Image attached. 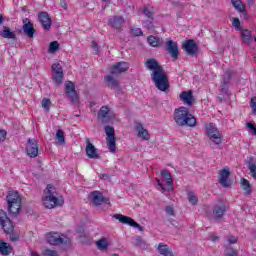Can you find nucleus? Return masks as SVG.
Here are the masks:
<instances>
[{
	"mask_svg": "<svg viewBox=\"0 0 256 256\" xmlns=\"http://www.w3.org/2000/svg\"><path fill=\"white\" fill-rule=\"evenodd\" d=\"M251 108L253 115H256V97L251 99Z\"/></svg>",
	"mask_w": 256,
	"mask_h": 256,
	"instance_id": "49530a36",
	"label": "nucleus"
},
{
	"mask_svg": "<svg viewBox=\"0 0 256 256\" xmlns=\"http://www.w3.org/2000/svg\"><path fill=\"white\" fill-rule=\"evenodd\" d=\"M41 201L45 209H55V207H63L65 204L63 196L59 195L57 189L51 184H48L43 190Z\"/></svg>",
	"mask_w": 256,
	"mask_h": 256,
	"instance_id": "f03ea898",
	"label": "nucleus"
},
{
	"mask_svg": "<svg viewBox=\"0 0 256 256\" xmlns=\"http://www.w3.org/2000/svg\"><path fill=\"white\" fill-rule=\"evenodd\" d=\"M225 255L226 256H237V252H235V250L231 249V248H228L226 249L225 251Z\"/></svg>",
	"mask_w": 256,
	"mask_h": 256,
	"instance_id": "8fccbe9b",
	"label": "nucleus"
},
{
	"mask_svg": "<svg viewBox=\"0 0 256 256\" xmlns=\"http://www.w3.org/2000/svg\"><path fill=\"white\" fill-rule=\"evenodd\" d=\"M38 21L45 31L51 29L52 20L51 16L47 12H40L38 15Z\"/></svg>",
	"mask_w": 256,
	"mask_h": 256,
	"instance_id": "2eb2a0df",
	"label": "nucleus"
},
{
	"mask_svg": "<svg viewBox=\"0 0 256 256\" xmlns=\"http://www.w3.org/2000/svg\"><path fill=\"white\" fill-rule=\"evenodd\" d=\"M89 199L93 205H101L102 203H109V199L105 198L101 192L94 191L90 193Z\"/></svg>",
	"mask_w": 256,
	"mask_h": 256,
	"instance_id": "dca6fc26",
	"label": "nucleus"
},
{
	"mask_svg": "<svg viewBox=\"0 0 256 256\" xmlns=\"http://www.w3.org/2000/svg\"><path fill=\"white\" fill-rule=\"evenodd\" d=\"M56 139L60 145H63V143H65V132H63V130H57Z\"/></svg>",
	"mask_w": 256,
	"mask_h": 256,
	"instance_id": "4c0bfd02",
	"label": "nucleus"
},
{
	"mask_svg": "<svg viewBox=\"0 0 256 256\" xmlns=\"http://www.w3.org/2000/svg\"><path fill=\"white\" fill-rule=\"evenodd\" d=\"M95 245L99 251H107V249H109V240L105 237H102L96 241Z\"/></svg>",
	"mask_w": 256,
	"mask_h": 256,
	"instance_id": "bb28decb",
	"label": "nucleus"
},
{
	"mask_svg": "<svg viewBox=\"0 0 256 256\" xmlns=\"http://www.w3.org/2000/svg\"><path fill=\"white\" fill-rule=\"evenodd\" d=\"M61 7H63V9H67V2L65 0H61Z\"/></svg>",
	"mask_w": 256,
	"mask_h": 256,
	"instance_id": "4d7b16f0",
	"label": "nucleus"
},
{
	"mask_svg": "<svg viewBox=\"0 0 256 256\" xmlns=\"http://www.w3.org/2000/svg\"><path fill=\"white\" fill-rule=\"evenodd\" d=\"M241 37H242L244 43H251V39H252L251 31L243 30L241 33Z\"/></svg>",
	"mask_w": 256,
	"mask_h": 256,
	"instance_id": "e433bc0d",
	"label": "nucleus"
},
{
	"mask_svg": "<svg viewBox=\"0 0 256 256\" xmlns=\"http://www.w3.org/2000/svg\"><path fill=\"white\" fill-rule=\"evenodd\" d=\"M32 256H39V254H37V253H33V254H32Z\"/></svg>",
	"mask_w": 256,
	"mask_h": 256,
	"instance_id": "bf43d9fd",
	"label": "nucleus"
},
{
	"mask_svg": "<svg viewBox=\"0 0 256 256\" xmlns=\"http://www.w3.org/2000/svg\"><path fill=\"white\" fill-rule=\"evenodd\" d=\"M26 153L28 157H31L32 159L39 155V142L36 139H28L26 144Z\"/></svg>",
	"mask_w": 256,
	"mask_h": 256,
	"instance_id": "1a4fd4ad",
	"label": "nucleus"
},
{
	"mask_svg": "<svg viewBox=\"0 0 256 256\" xmlns=\"http://www.w3.org/2000/svg\"><path fill=\"white\" fill-rule=\"evenodd\" d=\"M0 225L6 233H13V223H11L7 213L3 210H0Z\"/></svg>",
	"mask_w": 256,
	"mask_h": 256,
	"instance_id": "9b49d317",
	"label": "nucleus"
},
{
	"mask_svg": "<svg viewBox=\"0 0 256 256\" xmlns=\"http://www.w3.org/2000/svg\"><path fill=\"white\" fill-rule=\"evenodd\" d=\"M105 133L107 135V139H110V137H115V129L111 126L105 127Z\"/></svg>",
	"mask_w": 256,
	"mask_h": 256,
	"instance_id": "ea45409f",
	"label": "nucleus"
},
{
	"mask_svg": "<svg viewBox=\"0 0 256 256\" xmlns=\"http://www.w3.org/2000/svg\"><path fill=\"white\" fill-rule=\"evenodd\" d=\"M129 69V63L127 62H118L112 66L111 73L113 75L117 73H125Z\"/></svg>",
	"mask_w": 256,
	"mask_h": 256,
	"instance_id": "b1692460",
	"label": "nucleus"
},
{
	"mask_svg": "<svg viewBox=\"0 0 256 256\" xmlns=\"http://www.w3.org/2000/svg\"><path fill=\"white\" fill-rule=\"evenodd\" d=\"M123 23H125V19L122 16H114L108 20L110 27L117 30L123 29Z\"/></svg>",
	"mask_w": 256,
	"mask_h": 256,
	"instance_id": "412c9836",
	"label": "nucleus"
},
{
	"mask_svg": "<svg viewBox=\"0 0 256 256\" xmlns=\"http://www.w3.org/2000/svg\"><path fill=\"white\" fill-rule=\"evenodd\" d=\"M182 47L188 55H195V53H197V44L195 43V40H186Z\"/></svg>",
	"mask_w": 256,
	"mask_h": 256,
	"instance_id": "aec40b11",
	"label": "nucleus"
},
{
	"mask_svg": "<svg viewBox=\"0 0 256 256\" xmlns=\"http://www.w3.org/2000/svg\"><path fill=\"white\" fill-rule=\"evenodd\" d=\"M42 107H43L44 111L49 112V110L51 109V100L44 98L42 100Z\"/></svg>",
	"mask_w": 256,
	"mask_h": 256,
	"instance_id": "58836bf2",
	"label": "nucleus"
},
{
	"mask_svg": "<svg viewBox=\"0 0 256 256\" xmlns=\"http://www.w3.org/2000/svg\"><path fill=\"white\" fill-rule=\"evenodd\" d=\"M174 121L179 127H195L197 125V119L185 107L175 109Z\"/></svg>",
	"mask_w": 256,
	"mask_h": 256,
	"instance_id": "7ed1b4c3",
	"label": "nucleus"
},
{
	"mask_svg": "<svg viewBox=\"0 0 256 256\" xmlns=\"http://www.w3.org/2000/svg\"><path fill=\"white\" fill-rule=\"evenodd\" d=\"M156 183L158 185V190L164 195L173 191V177H171V173L167 170H162L160 172V178L156 179Z\"/></svg>",
	"mask_w": 256,
	"mask_h": 256,
	"instance_id": "20e7f679",
	"label": "nucleus"
},
{
	"mask_svg": "<svg viewBox=\"0 0 256 256\" xmlns=\"http://www.w3.org/2000/svg\"><path fill=\"white\" fill-rule=\"evenodd\" d=\"M7 139V131L0 130V142L3 143Z\"/></svg>",
	"mask_w": 256,
	"mask_h": 256,
	"instance_id": "09e8293b",
	"label": "nucleus"
},
{
	"mask_svg": "<svg viewBox=\"0 0 256 256\" xmlns=\"http://www.w3.org/2000/svg\"><path fill=\"white\" fill-rule=\"evenodd\" d=\"M241 189L244 192V195H251V183L249 180L242 178L240 180Z\"/></svg>",
	"mask_w": 256,
	"mask_h": 256,
	"instance_id": "cd10ccee",
	"label": "nucleus"
},
{
	"mask_svg": "<svg viewBox=\"0 0 256 256\" xmlns=\"http://www.w3.org/2000/svg\"><path fill=\"white\" fill-rule=\"evenodd\" d=\"M65 241V238L61 237L58 233H50L47 235V242L50 245H62Z\"/></svg>",
	"mask_w": 256,
	"mask_h": 256,
	"instance_id": "5701e85b",
	"label": "nucleus"
},
{
	"mask_svg": "<svg viewBox=\"0 0 256 256\" xmlns=\"http://www.w3.org/2000/svg\"><path fill=\"white\" fill-rule=\"evenodd\" d=\"M231 21L235 29L237 30L241 29V21L239 20V18H232Z\"/></svg>",
	"mask_w": 256,
	"mask_h": 256,
	"instance_id": "c03bdc74",
	"label": "nucleus"
},
{
	"mask_svg": "<svg viewBox=\"0 0 256 256\" xmlns=\"http://www.w3.org/2000/svg\"><path fill=\"white\" fill-rule=\"evenodd\" d=\"M144 15L148 17V19H153V12L149 8H145L143 11Z\"/></svg>",
	"mask_w": 256,
	"mask_h": 256,
	"instance_id": "a18cd8bd",
	"label": "nucleus"
},
{
	"mask_svg": "<svg viewBox=\"0 0 256 256\" xmlns=\"http://www.w3.org/2000/svg\"><path fill=\"white\" fill-rule=\"evenodd\" d=\"M13 251V248L11 247V244L4 242L3 240H0V253L1 255H11Z\"/></svg>",
	"mask_w": 256,
	"mask_h": 256,
	"instance_id": "a878e982",
	"label": "nucleus"
},
{
	"mask_svg": "<svg viewBox=\"0 0 256 256\" xmlns=\"http://www.w3.org/2000/svg\"><path fill=\"white\" fill-rule=\"evenodd\" d=\"M155 249H156V251H158V253L160 255H163V256H175V254H173V250H171L169 245H167L165 243H159L158 245L155 246Z\"/></svg>",
	"mask_w": 256,
	"mask_h": 256,
	"instance_id": "4be33fe9",
	"label": "nucleus"
},
{
	"mask_svg": "<svg viewBox=\"0 0 256 256\" xmlns=\"http://www.w3.org/2000/svg\"><path fill=\"white\" fill-rule=\"evenodd\" d=\"M180 100L184 105H193V93L191 91H184L180 94Z\"/></svg>",
	"mask_w": 256,
	"mask_h": 256,
	"instance_id": "393cba45",
	"label": "nucleus"
},
{
	"mask_svg": "<svg viewBox=\"0 0 256 256\" xmlns=\"http://www.w3.org/2000/svg\"><path fill=\"white\" fill-rule=\"evenodd\" d=\"M165 49L169 53V55L172 57V59H178V57H179V44H177V42L168 38L167 41H166Z\"/></svg>",
	"mask_w": 256,
	"mask_h": 256,
	"instance_id": "f8f14e48",
	"label": "nucleus"
},
{
	"mask_svg": "<svg viewBox=\"0 0 256 256\" xmlns=\"http://www.w3.org/2000/svg\"><path fill=\"white\" fill-rule=\"evenodd\" d=\"M248 169L250 171L251 177H253V179H256V165L255 163H250L248 166Z\"/></svg>",
	"mask_w": 256,
	"mask_h": 256,
	"instance_id": "79ce46f5",
	"label": "nucleus"
},
{
	"mask_svg": "<svg viewBox=\"0 0 256 256\" xmlns=\"http://www.w3.org/2000/svg\"><path fill=\"white\" fill-rule=\"evenodd\" d=\"M246 127H247L248 131H251V135H256V125L255 124L248 122V123H246Z\"/></svg>",
	"mask_w": 256,
	"mask_h": 256,
	"instance_id": "37998d69",
	"label": "nucleus"
},
{
	"mask_svg": "<svg viewBox=\"0 0 256 256\" xmlns=\"http://www.w3.org/2000/svg\"><path fill=\"white\" fill-rule=\"evenodd\" d=\"M134 130L136 131V135L138 139L142 141H149L151 139V134H149V130L143 126L141 123H136L134 126Z\"/></svg>",
	"mask_w": 256,
	"mask_h": 256,
	"instance_id": "ddd939ff",
	"label": "nucleus"
},
{
	"mask_svg": "<svg viewBox=\"0 0 256 256\" xmlns=\"http://www.w3.org/2000/svg\"><path fill=\"white\" fill-rule=\"evenodd\" d=\"M232 5L236 11H239V13H245L246 8L245 4H243V1L241 0H232Z\"/></svg>",
	"mask_w": 256,
	"mask_h": 256,
	"instance_id": "7c9ffc66",
	"label": "nucleus"
},
{
	"mask_svg": "<svg viewBox=\"0 0 256 256\" xmlns=\"http://www.w3.org/2000/svg\"><path fill=\"white\" fill-rule=\"evenodd\" d=\"M166 213H167V215H173V213H174L173 207H171V206L166 207Z\"/></svg>",
	"mask_w": 256,
	"mask_h": 256,
	"instance_id": "864d4df0",
	"label": "nucleus"
},
{
	"mask_svg": "<svg viewBox=\"0 0 256 256\" xmlns=\"http://www.w3.org/2000/svg\"><path fill=\"white\" fill-rule=\"evenodd\" d=\"M57 51H59V42L57 41H53L49 44L48 46V53H57Z\"/></svg>",
	"mask_w": 256,
	"mask_h": 256,
	"instance_id": "c9c22d12",
	"label": "nucleus"
},
{
	"mask_svg": "<svg viewBox=\"0 0 256 256\" xmlns=\"http://www.w3.org/2000/svg\"><path fill=\"white\" fill-rule=\"evenodd\" d=\"M228 243H231V244L237 243V237H235V236L229 237Z\"/></svg>",
	"mask_w": 256,
	"mask_h": 256,
	"instance_id": "603ef678",
	"label": "nucleus"
},
{
	"mask_svg": "<svg viewBox=\"0 0 256 256\" xmlns=\"http://www.w3.org/2000/svg\"><path fill=\"white\" fill-rule=\"evenodd\" d=\"M23 23H24L23 32L25 33V35H27V37H29L30 39H33L35 35V28L33 27L31 20L26 18L23 20Z\"/></svg>",
	"mask_w": 256,
	"mask_h": 256,
	"instance_id": "a211bd4d",
	"label": "nucleus"
},
{
	"mask_svg": "<svg viewBox=\"0 0 256 256\" xmlns=\"http://www.w3.org/2000/svg\"><path fill=\"white\" fill-rule=\"evenodd\" d=\"M254 41H256V38H254Z\"/></svg>",
	"mask_w": 256,
	"mask_h": 256,
	"instance_id": "680f3d73",
	"label": "nucleus"
},
{
	"mask_svg": "<svg viewBox=\"0 0 256 256\" xmlns=\"http://www.w3.org/2000/svg\"><path fill=\"white\" fill-rule=\"evenodd\" d=\"M8 211L17 215L21 211V196L17 191H10L7 195Z\"/></svg>",
	"mask_w": 256,
	"mask_h": 256,
	"instance_id": "39448f33",
	"label": "nucleus"
},
{
	"mask_svg": "<svg viewBox=\"0 0 256 256\" xmlns=\"http://www.w3.org/2000/svg\"><path fill=\"white\" fill-rule=\"evenodd\" d=\"M45 256H57V252L55 250L46 249L44 251Z\"/></svg>",
	"mask_w": 256,
	"mask_h": 256,
	"instance_id": "de8ad7c7",
	"label": "nucleus"
},
{
	"mask_svg": "<svg viewBox=\"0 0 256 256\" xmlns=\"http://www.w3.org/2000/svg\"><path fill=\"white\" fill-rule=\"evenodd\" d=\"M86 155L89 157V159H99V153L97 152V148L89 141V139H86Z\"/></svg>",
	"mask_w": 256,
	"mask_h": 256,
	"instance_id": "f3484780",
	"label": "nucleus"
},
{
	"mask_svg": "<svg viewBox=\"0 0 256 256\" xmlns=\"http://www.w3.org/2000/svg\"><path fill=\"white\" fill-rule=\"evenodd\" d=\"M145 67L149 71H152L151 77L154 85L159 89V91H166L169 89V79L163 67L159 65V62L155 59H148L145 62Z\"/></svg>",
	"mask_w": 256,
	"mask_h": 256,
	"instance_id": "f257e3e1",
	"label": "nucleus"
},
{
	"mask_svg": "<svg viewBox=\"0 0 256 256\" xmlns=\"http://www.w3.org/2000/svg\"><path fill=\"white\" fill-rule=\"evenodd\" d=\"M106 141L110 153H115V151L117 150V146L115 144V137L106 138Z\"/></svg>",
	"mask_w": 256,
	"mask_h": 256,
	"instance_id": "2f4dec72",
	"label": "nucleus"
},
{
	"mask_svg": "<svg viewBox=\"0 0 256 256\" xmlns=\"http://www.w3.org/2000/svg\"><path fill=\"white\" fill-rule=\"evenodd\" d=\"M214 219L218 221L225 215V207L223 205L215 206L213 209Z\"/></svg>",
	"mask_w": 256,
	"mask_h": 256,
	"instance_id": "c756f323",
	"label": "nucleus"
},
{
	"mask_svg": "<svg viewBox=\"0 0 256 256\" xmlns=\"http://www.w3.org/2000/svg\"><path fill=\"white\" fill-rule=\"evenodd\" d=\"M113 218L117 219V221L120 223H123V225H129L130 227L143 231V226H140L139 223L135 222V220L129 216H125L123 214H114Z\"/></svg>",
	"mask_w": 256,
	"mask_h": 256,
	"instance_id": "0eeeda50",
	"label": "nucleus"
},
{
	"mask_svg": "<svg viewBox=\"0 0 256 256\" xmlns=\"http://www.w3.org/2000/svg\"><path fill=\"white\" fill-rule=\"evenodd\" d=\"M1 36L4 37V39H15V32H12L11 29L5 27Z\"/></svg>",
	"mask_w": 256,
	"mask_h": 256,
	"instance_id": "473e14b6",
	"label": "nucleus"
},
{
	"mask_svg": "<svg viewBox=\"0 0 256 256\" xmlns=\"http://www.w3.org/2000/svg\"><path fill=\"white\" fill-rule=\"evenodd\" d=\"M206 135L208 139L215 145H221L223 141V135H221V132H219V129H217V126L213 123L206 125Z\"/></svg>",
	"mask_w": 256,
	"mask_h": 256,
	"instance_id": "423d86ee",
	"label": "nucleus"
},
{
	"mask_svg": "<svg viewBox=\"0 0 256 256\" xmlns=\"http://www.w3.org/2000/svg\"><path fill=\"white\" fill-rule=\"evenodd\" d=\"M66 95L72 99V101H78L77 91H75V84L71 81L65 83Z\"/></svg>",
	"mask_w": 256,
	"mask_h": 256,
	"instance_id": "6ab92c4d",
	"label": "nucleus"
},
{
	"mask_svg": "<svg viewBox=\"0 0 256 256\" xmlns=\"http://www.w3.org/2000/svg\"><path fill=\"white\" fill-rule=\"evenodd\" d=\"M102 1H105V2H107V1H110V0H102Z\"/></svg>",
	"mask_w": 256,
	"mask_h": 256,
	"instance_id": "052dcab7",
	"label": "nucleus"
},
{
	"mask_svg": "<svg viewBox=\"0 0 256 256\" xmlns=\"http://www.w3.org/2000/svg\"><path fill=\"white\" fill-rule=\"evenodd\" d=\"M92 49H94L95 53H99V47H97V42L92 41Z\"/></svg>",
	"mask_w": 256,
	"mask_h": 256,
	"instance_id": "3c124183",
	"label": "nucleus"
},
{
	"mask_svg": "<svg viewBox=\"0 0 256 256\" xmlns=\"http://www.w3.org/2000/svg\"><path fill=\"white\" fill-rule=\"evenodd\" d=\"M217 239H219V237L215 236V234H212V235H210V237H209V240H210V241H217Z\"/></svg>",
	"mask_w": 256,
	"mask_h": 256,
	"instance_id": "6e6d98bb",
	"label": "nucleus"
},
{
	"mask_svg": "<svg viewBox=\"0 0 256 256\" xmlns=\"http://www.w3.org/2000/svg\"><path fill=\"white\" fill-rule=\"evenodd\" d=\"M187 199L191 205H197L199 203V198L195 192H188Z\"/></svg>",
	"mask_w": 256,
	"mask_h": 256,
	"instance_id": "72a5a7b5",
	"label": "nucleus"
},
{
	"mask_svg": "<svg viewBox=\"0 0 256 256\" xmlns=\"http://www.w3.org/2000/svg\"><path fill=\"white\" fill-rule=\"evenodd\" d=\"M63 67L61 64L54 63L52 65V81L55 85H61L63 83Z\"/></svg>",
	"mask_w": 256,
	"mask_h": 256,
	"instance_id": "6e6552de",
	"label": "nucleus"
},
{
	"mask_svg": "<svg viewBox=\"0 0 256 256\" xmlns=\"http://www.w3.org/2000/svg\"><path fill=\"white\" fill-rule=\"evenodd\" d=\"M10 241H19V235H11Z\"/></svg>",
	"mask_w": 256,
	"mask_h": 256,
	"instance_id": "5fc2aeb1",
	"label": "nucleus"
},
{
	"mask_svg": "<svg viewBox=\"0 0 256 256\" xmlns=\"http://www.w3.org/2000/svg\"><path fill=\"white\" fill-rule=\"evenodd\" d=\"M3 23V15L0 14V25Z\"/></svg>",
	"mask_w": 256,
	"mask_h": 256,
	"instance_id": "13d9d810",
	"label": "nucleus"
},
{
	"mask_svg": "<svg viewBox=\"0 0 256 256\" xmlns=\"http://www.w3.org/2000/svg\"><path fill=\"white\" fill-rule=\"evenodd\" d=\"M147 41L151 47H159V45H161V39L155 36H149Z\"/></svg>",
	"mask_w": 256,
	"mask_h": 256,
	"instance_id": "f704fd0d",
	"label": "nucleus"
},
{
	"mask_svg": "<svg viewBox=\"0 0 256 256\" xmlns=\"http://www.w3.org/2000/svg\"><path fill=\"white\" fill-rule=\"evenodd\" d=\"M105 81L111 89H119V81L115 79L112 75H108L105 77Z\"/></svg>",
	"mask_w": 256,
	"mask_h": 256,
	"instance_id": "c85d7f7f",
	"label": "nucleus"
},
{
	"mask_svg": "<svg viewBox=\"0 0 256 256\" xmlns=\"http://www.w3.org/2000/svg\"><path fill=\"white\" fill-rule=\"evenodd\" d=\"M229 175H231V171L229 168H224L219 173V183L222 185V187H231L233 185V182L231 181V178H229Z\"/></svg>",
	"mask_w": 256,
	"mask_h": 256,
	"instance_id": "4468645a",
	"label": "nucleus"
},
{
	"mask_svg": "<svg viewBox=\"0 0 256 256\" xmlns=\"http://www.w3.org/2000/svg\"><path fill=\"white\" fill-rule=\"evenodd\" d=\"M98 118L103 121V123H114L117 120L115 114L109 113V108L107 106H102L98 113Z\"/></svg>",
	"mask_w": 256,
	"mask_h": 256,
	"instance_id": "9d476101",
	"label": "nucleus"
},
{
	"mask_svg": "<svg viewBox=\"0 0 256 256\" xmlns=\"http://www.w3.org/2000/svg\"><path fill=\"white\" fill-rule=\"evenodd\" d=\"M130 34L132 35V37H141V35H143V31L141 30V28H132L130 30Z\"/></svg>",
	"mask_w": 256,
	"mask_h": 256,
	"instance_id": "a19ab883",
	"label": "nucleus"
}]
</instances>
